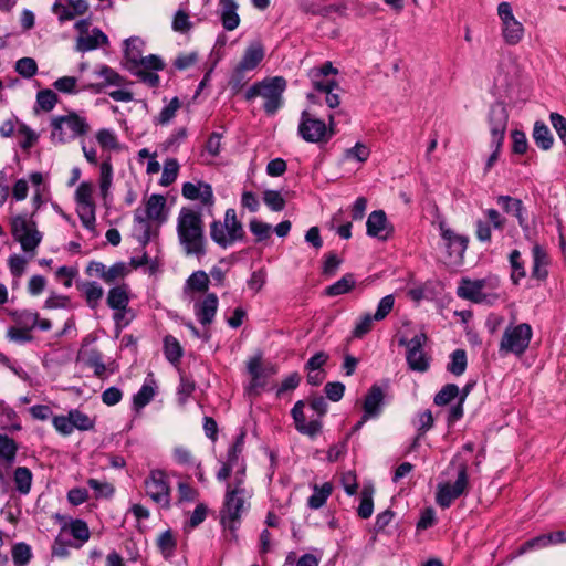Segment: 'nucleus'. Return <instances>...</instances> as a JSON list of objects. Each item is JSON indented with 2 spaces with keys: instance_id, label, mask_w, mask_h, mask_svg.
<instances>
[{
  "instance_id": "1",
  "label": "nucleus",
  "mask_w": 566,
  "mask_h": 566,
  "mask_svg": "<svg viewBox=\"0 0 566 566\" xmlns=\"http://www.w3.org/2000/svg\"><path fill=\"white\" fill-rule=\"evenodd\" d=\"M176 230L179 244L187 256L201 259L206 255L205 223L199 211L181 208L177 217Z\"/></svg>"
},
{
  "instance_id": "2",
  "label": "nucleus",
  "mask_w": 566,
  "mask_h": 566,
  "mask_svg": "<svg viewBox=\"0 0 566 566\" xmlns=\"http://www.w3.org/2000/svg\"><path fill=\"white\" fill-rule=\"evenodd\" d=\"M454 472L455 482H440L437 486L436 502L442 509H448L461 495L468 492V462L460 454L453 457L447 468V474Z\"/></svg>"
},
{
  "instance_id": "3",
  "label": "nucleus",
  "mask_w": 566,
  "mask_h": 566,
  "mask_svg": "<svg viewBox=\"0 0 566 566\" xmlns=\"http://www.w3.org/2000/svg\"><path fill=\"white\" fill-rule=\"evenodd\" d=\"M285 88L286 81L284 77H268L250 86L244 93V98L253 101L256 97H262L264 99V112L268 115H274L282 106Z\"/></svg>"
},
{
  "instance_id": "4",
  "label": "nucleus",
  "mask_w": 566,
  "mask_h": 566,
  "mask_svg": "<svg viewBox=\"0 0 566 566\" xmlns=\"http://www.w3.org/2000/svg\"><path fill=\"white\" fill-rule=\"evenodd\" d=\"M50 126L51 142L55 145L69 143L90 132L86 119L74 112L64 116L52 117Z\"/></svg>"
},
{
  "instance_id": "5",
  "label": "nucleus",
  "mask_w": 566,
  "mask_h": 566,
  "mask_svg": "<svg viewBox=\"0 0 566 566\" xmlns=\"http://www.w3.org/2000/svg\"><path fill=\"white\" fill-rule=\"evenodd\" d=\"M210 237L221 248L226 249L235 241L242 240L244 230L241 221L237 218L234 209H228L224 213V221H213L210 224Z\"/></svg>"
},
{
  "instance_id": "6",
  "label": "nucleus",
  "mask_w": 566,
  "mask_h": 566,
  "mask_svg": "<svg viewBox=\"0 0 566 566\" xmlns=\"http://www.w3.org/2000/svg\"><path fill=\"white\" fill-rule=\"evenodd\" d=\"M248 491H242L241 489L226 491L221 510V523L226 528L231 532L237 530L242 514L250 507Z\"/></svg>"
},
{
  "instance_id": "7",
  "label": "nucleus",
  "mask_w": 566,
  "mask_h": 566,
  "mask_svg": "<svg viewBox=\"0 0 566 566\" xmlns=\"http://www.w3.org/2000/svg\"><path fill=\"white\" fill-rule=\"evenodd\" d=\"M533 331L527 323L506 326L499 345V352L502 356L514 354L522 356L528 348Z\"/></svg>"
},
{
  "instance_id": "8",
  "label": "nucleus",
  "mask_w": 566,
  "mask_h": 566,
  "mask_svg": "<svg viewBox=\"0 0 566 566\" xmlns=\"http://www.w3.org/2000/svg\"><path fill=\"white\" fill-rule=\"evenodd\" d=\"M11 232L14 240L21 244V249L33 256L42 241V233L36 229L35 222L18 216L12 219Z\"/></svg>"
},
{
  "instance_id": "9",
  "label": "nucleus",
  "mask_w": 566,
  "mask_h": 566,
  "mask_svg": "<svg viewBox=\"0 0 566 566\" xmlns=\"http://www.w3.org/2000/svg\"><path fill=\"white\" fill-rule=\"evenodd\" d=\"M145 492L150 500L163 509H170V486L163 470H151L144 481Z\"/></svg>"
},
{
  "instance_id": "10",
  "label": "nucleus",
  "mask_w": 566,
  "mask_h": 566,
  "mask_svg": "<svg viewBox=\"0 0 566 566\" xmlns=\"http://www.w3.org/2000/svg\"><path fill=\"white\" fill-rule=\"evenodd\" d=\"M497 14L502 23V35L509 45L520 43L524 36V27L516 20L509 2H501L497 6Z\"/></svg>"
},
{
  "instance_id": "11",
  "label": "nucleus",
  "mask_w": 566,
  "mask_h": 566,
  "mask_svg": "<svg viewBox=\"0 0 566 566\" xmlns=\"http://www.w3.org/2000/svg\"><path fill=\"white\" fill-rule=\"evenodd\" d=\"M326 123L318 119L308 111H303L300 116L297 133L307 143H326Z\"/></svg>"
},
{
  "instance_id": "12",
  "label": "nucleus",
  "mask_w": 566,
  "mask_h": 566,
  "mask_svg": "<svg viewBox=\"0 0 566 566\" xmlns=\"http://www.w3.org/2000/svg\"><path fill=\"white\" fill-rule=\"evenodd\" d=\"M509 113L504 105L496 103L491 106L488 123L491 133V145L503 146L507 128Z\"/></svg>"
},
{
  "instance_id": "13",
  "label": "nucleus",
  "mask_w": 566,
  "mask_h": 566,
  "mask_svg": "<svg viewBox=\"0 0 566 566\" xmlns=\"http://www.w3.org/2000/svg\"><path fill=\"white\" fill-rule=\"evenodd\" d=\"M439 230L449 256L454 263L461 262L468 248V238L455 233L444 221L439 222Z\"/></svg>"
},
{
  "instance_id": "14",
  "label": "nucleus",
  "mask_w": 566,
  "mask_h": 566,
  "mask_svg": "<svg viewBox=\"0 0 566 566\" xmlns=\"http://www.w3.org/2000/svg\"><path fill=\"white\" fill-rule=\"evenodd\" d=\"M166 199L161 195H151L147 202L145 210L137 209L134 214L135 222L139 223L145 231L149 230V220L161 221Z\"/></svg>"
},
{
  "instance_id": "15",
  "label": "nucleus",
  "mask_w": 566,
  "mask_h": 566,
  "mask_svg": "<svg viewBox=\"0 0 566 566\" xmlns=\"http://www.w3.org/2000/svg\"><path fill=\"white\" fill-rule=\"evenodd\" d=\"M94 74L97 77H101L103 81L98 82V83L85 84L82 87L83 91H88L94 94H99L108 86H118L119 87L125 84V78L118 72H116L114 69H112L111 66L105 65V64L97 66V69L94 71Z\"/></svg>"
},
{
  "instance_id": "16",
  "label": "nucleus",
  "mask_w": 566,
  "mask_h": 566,
  "mask_svg": "<svg viewBox=\"0 0 566 566\" xmlns=\"http://www.w3.org/2000/svg\"><path fill=\"white\" fill-rule=\"evenodd\" d=\"M304 407V401L298 400L292 408L291 415L294 420L296 430L302 434H306L313 438L321 432L322 422L318 419H312L308 422H306Z\"/></svg>"
},
{
  "instance_id": "17",
  "label": "nucleus",
  "mask_w": 566,
  "mask_h": 566,
  "mask_svg": "<svg viewBox=\"0 0 566 566\" xmlns=\"http://www.w3.org/2000/svg\"><path fill=\"white\" fill-rule=\"evenodd\" d=\"M108 36L98 28H94L88 32H83L76 38L75 50L82 53L107 46Z\"/></svg>"
},
{
  "instance_id": "18",
  "label": "nucleus",
  "mask_w": 566,
  "mask_h": 566,
  "mask_svg": "<svg viewBox=\"0 0 566 566\" xmlns=\"http://www.w3.org/2000/svg\"><path fill=\"white\" fill-rule=\"evenodd\" d=\"M367 234L380 240H387L391 232L392 227L387 220V216L382 210L373 211L366 222Z\"/></svg>"
},
{
  "instance_id": "19",
  "label": "nucleus",
  "mask_w": 566,
  "mask_h": 566,
  "mask_svg": "<svg viewBox=\"0 0 566 566\" xmlns=\"http://www.w3.org/2000/svg\"><path fill=\"white\" fill-rule=\"evenodd\" d=\"M88 10L86 0H66V3L56 1L52 11L60 22L73 20L76 15H82Z\"/></svg>"
},
{
  "instance_id": "20",
  "label": "nucleus",
  "mask_w": 566,
  "mask_h": 566,
  "mask_svg": "<svg viewBox=\"0 0 566 566\" xmlns=\"http://www.w3.org/2000/svg\"><path fill=\"white\" fill-rule=\"evenodd\" d=\"M77 363L92 368L96 377H104L106 366L103 363L102 354L95 348L82 347L77 354Z\"/></svg>"
},
{
  "instance_id": "21",
  "label": "nucleus",
  "mask_w": 566,
  "mask_h": 566,
  "mask_svg": "<svg viewBox=\"0 0 566 566\" xmlns=\"http://www.w3.org/2000/svg\"><path fill=\"white\" fill-rule=\"evenodd\" d=\"M218 304V296L214 293H208L202 301L195 304V314L202 325H209L213 322Z\"/></svg>"
},
{
  "instance_id": "22",
  "label": "nucleus",
  "mask_w": 566,
  "mask_h": 566,
  "mask_svg": "<svg viewBox=\"0 0 566 566\" xmlns=\"http://www.w3.org/2000/svg\"><path fill=\"white\" fill-rule=\"evenodd\" d=\"M384 397V391L379 386L370 387L363 405L365 419L376 418L380 415Z\"/></svg>"
},
{
  "instance_id": "23",
  "label": "nucleus",
  "mask_w": 566,
  "mask_h": 566,
  "mask_svg": "<svg viewBox=\"0 0 566 566\" xmlns=\"http://www.w3.org/2000/svg\"><path fill=\"white\" fill-rule=\"evenodd\" d=\"M220 20L222 27L227 31L235 30L240 24V17L238 14V3L234 0H220Z\"/></svg>"
},
{
  "instance_id": "24",
  "label": "nucleus",
  "mask_w": 566,
  "mask_h": 566,
  "mask_svg": "<svg viewBox=\"0 0 566 566\" xmlns=\"http://www.w3.org/2000/svg\"><path fill=\"white\" fill-rule=\"evenodd\" d=\"M484 285L485 283L483 280H462L457 290V294L461 298L481 303L485 298V294L483 293Z\"/></svg>"
},
{
  "instance_id": "25",
  "label": "nucleus",
  "mask_w": 566,
  "mask_h": 566,
  "mask_svg": "<svg viewBox=\"0 0 566 566\" xmlns=\"http://www.w3.org/2000/svg\"><path fill=\"white\" fill-rule=\"evenodd\" d=\"M532 277L538 281H545L548 276L547 266L549 264V258L546 250L539 244H534L532 248Z\"/></svg>"
},
{
  "instance_id": "26",
  "label": "nucleus",
  "mask_w": 566,
  "mask_h": 566,
  "mask_svg": "<svg viewBox=\"0 0 566 566\" xmlns=\"http://www.w3.org/2000/svg\"><path fill=\"white\" fill-rule=\"evenodd\" d=\"M496 202L503 208V210L507 213H513L517 219L518 224L523 229H527L526 218L524 216V206L522 200L510 197V196H499L496 198Z\"/></svg>"
},
{
  "instance_id": "27",
  "label": "nucleus",
  "mask_w": 566,
  "mask_h": 566,
  "mask_svg": "<svg viewBox=\"0 0 566 566\" xmlns=\"http://www.w3.org/2000/svg\"><path fill=\"white\" fill-rule=\"evenodd\" d=\"M77 289L82 292L86 305L91 310H96L104 296L103 287L95 281H88L78 283Z\"/></svg>"
},
{
  "instance_id": "28",
  "label": "nucleus",
  "mask_w": 566,
  "mask_h": 566,
  "mask_svg": "<svg viewBox=\"0 0 566 566\" xmlns=\"http://www.w3.org/2000/svg\"><path fill=\"white\" fill-rule=\"evenodd\" d=\"M129 289L126 284L112 287L106 297L108 307L114 311H127L129 304Z\"/></svg>"
},
{
  "instance_id": "29",
  "label": "nucleus",
  "mask_w": 566,
  "mask_h": 566,
  "mask_svg": "<svg viewBox=\"0 0 566 566\" xmlns=\"http://www.w3.org/2000/svg\"><path fill=\"white\" fill-rule=\"evenodd\" d=\"M264 57V49L261 43L250 44L243 53V56L238 65L245 71H253L261 63Z\"/></svg>"
},
{
  "instance_id": "30",
  "label": "nucleus",
  "mask_w": 566,
  "mask_h": 566,
  "mask_svg": "<svg viewBox=\"0 0 566 566\" xmlns=\"http://www.w3.org/2000/svg\"><path fill=\"white\" fill-rule=\"evenodd\" d=\"M333 492V485L331 482H325L321 486L314 485L313 494L307 500L308 507L313 510L321 509L331 496Z\"/></svg>"
},
{
  "instance_id": "31",
  "label": "nucleus",
  "mask_w": 566,
  "mask_h": 566,
  "mask_svg": "<svg viewBox=\"0 0 566 566\" xmlns=\"http://www.w3.org/2000/svg\"><path fill=\"white\" fill-rule=\"evenodd\" d=\"M142 45L143 42L138 38H129L125 40L124 51L129 71L130 67H136L137 63L140 62L143 56Z\"/></svg>"
},
{
  "instance_id": "32",
  "label": "nucleus",
  "mask_w": 566,
  "mask_h": 566,
  "mask_svg": "<svg viewBox=\"0 0 566 566\" xmlns=\"http://www.w3.org/2000/svg\"><path fill=\"white\" fill-rule=\"evenodd\" d=\"M533 139L543 150L552 148L554 138L549 128L543 122H536L533 128Z\"/></svg>"
},
{
  "instance_id": "33",
  "label": "nucleus",
  "mask_w": 566,
  "mask_h": 566,
  "mask_svg": "<svg viewBox=\"0 0 566 566\" xmlns=\"http://www.w3.org/2000/svg\"><path fill=\"white\" fill-rule=\"evenodd\" d=\"M0 427L8 431H19L22 428L17 412L2 402H0Z\"/></svg>"
},
{
  "instance_id": "34",
  "label": "nucleus",
  "mask_w": 566,
  "mask_h": 566,
  "mask_svg": "<svg viewBox=\"0 0 566 566\" xmlns=\"http://www.w3.org/2000/svg\"><path fill=\"white\" fill-rule=\"evenodd\" d=\"M155 396V380L146 379L138 392L134 396L133 402L136 409L147 406Z\"/></svg>"
},
{
  "instance_id": "35",
  "label": "nucleus",
  "mask_w": 566,
  "mask_h": 566,
  "mask_svg": "<svg viewBox=\"0 0 566 566\" xmlns=\"http://www.w3.org/2000/svg\"><path fill=\"white\" fill-rule=\"evenodd\" d=\"M32 472L25 467H19L13 472L15 489L21 494H28L32 485Z\"/></svg>"
},
{
  "instance_id": "36",
  "label": "nucleus",
  "mask_w": 566,
  "mask_h": 566,
  "mask_svg": "<svg viewBox=\"0 0 566 566\" xmlns=\"http://www.w3.org/2000/svg\"><path fill=\"white\" fill-rule=\"evenodd\" d=\"M17 451L18 444L15 441L6 434H0V458L8 468L14 462Z\"/></svg>"
},
{
  "instance_id": "37",
  "label": "nucleus",
  "mask_w": 566,
  "mask_h": 566,
  "mask_svg": "<svg viewBox=\"0 0 566 566\" xmlns=\"http://www.w3.org/2000/svg\"><path fill=\"white\" fill-rule=\"evenodd\" d=\"M11 317L17 326L32 331L38 324V313L29 310L11 312Z\"/></svg>"
},
{
  "instance_id": "38",
  "label": "nucleus",
  "mask_w": 566,
  "mask_h": 566,
  "mask_svg": "<svg viewBox=\"0 0 566 566\" xmlns=\"http://www.w3.org/2000/svg\"><path fill=\"white\" fill-rule=\"evenodd\" d=\"M356 284L354 275L350 273L345 274L342 279H339L334 284L329 285L325 293L328 296H338L349 292Z\"/></svg>"
},
{
  "instance_id": "39",
  "label": "nucleus",
  "mask_w": 566,
  "mask_h": 566,
  "mask_svg": "<svg viewBox=\"0 0 566 566\" xmlns=\"http://www.w3.org/2000/svg\"><path fill=\"white\" fill-rule=\"evenodd\" d=\"M113 181V166L109 160L101 164L99 171V190L103 199H106Z\"/></svg>"
},
{
  "instance_id": "40",
  "label": "nucleus",
  "mask_w": 566,
  "mask_h": 566,
  "mask_svg": "<svg viewBox=\"0 0 566 566\" xmlns=\"http://www.w3.org/2000/svg\"><path fill=\"white\" fill-rule=\"evenodd\" d=\"M164 352H165V357L171 364L179 363V360L182 356V348H181L179 342L170 335L166 336L164 339Z\"/></svg>"
},
{
  "instance_id": "41",
  "label": "nucleus",
  "mask_w": 566,
  "mask_h": 566,
  "mask_svg": "<svg viewBox=\"0 0 566 566\" xmlns=\"http://www.w3.org/2000/svg\"><path fill=\"white\" fill-rule=\"evenodd\" d=\"M209 282V276L205 271H196L186 281V289L203 293L208 290Z\"/></svg>"
},
{
  "instance_id": "42",
  "label": "nucleus",
  "mask_w": 566,
  "mask_h": 566,
  "mask_svg": "<svg viewBox=\"0 0 566 566\" xmlns=\"http://www.w3.org/2000/svg\"><path fill=\"white\" fill-rule=\"evenodd\" d=\"M467 368V353L464 349H457L451 354V360L447 370L454 376H461Z\"/></svg>"
},
{
  "instance_id": "43",
  "label": "nucleus",
  "mask_w": 566,
  "mask_h": 566,
  "mask_svg": "<svg viewBox=\"0 0 566 566\" xmlns=\"http://www.w3.org/2000/svg\"><path fill=\"white\" fill-rule=\"evenodd\" d=\"M407 363L410 369L423 373L429 368V358L423 350H407Z\"/></svg>"
},
{
  "instance_id": "44",
  "label": "nucleus",
  "mask_w": 566,
  "mask_h": 566,
  "mask_svg": "<svg viewBox=\"0 0 566 566\" xmlns=\"http://www.w3.org/2000/svg\"><path fill=\"white\" fill-rule=\"evenodd\" d=\"M510 264L512 268L511 279L513 283L518 284L521 279L526 276V271L524 268V263L521 260V252L518 250H513L509 255Z\"/></svg>"
},
{
  "instance_id": "45",
  "label": "nucleus",
  "mask_w": 566,
  "mask_h": 566,
  "mask_svg": "<svg viewBox=\"0 0 566 566\" xmlns=\"http://www.w3.org/2000/svg\"><path fill=\"white\" fill-rule=\"evenodd\" d=\"M549 545H552V538L549 535L542 534L523 543L516 551L515 556H521L532 549L545 548Z\"/></svg>"
},
{
  "instance_id": "46",
  "label": "nucleus",
  "mask_w": 566,
  "mask_h": 566,
  "mask_svg": "<svg viewBox=\"0 0 566 566\" xmlns=\"http://www.w3.org/2000/svg\"><path fill=\"white\" fill-rule=\"evenodd\" d=\"M179 164L177 159L169 158L165 161L159 184L164 187L170 186L178 176Z\"/></svg>"
},
{
  "instance_id": "47",
  "label": "nucleus",
  "mask_w": 566,
  "mask_h": 566,
  "mask_svg": "<svg viewBox=\"0 0 566 566\" xmlns=\"http://www.w3.org/2000/svg\"><path fill=\"white\" fill-rule=\"evenodd\" d=\"M308 77L313 87L318 92L324 93L325 91L339 88L336 81L321 76L318 72H308Z\"/></svg>"
},
{
  "instance_id": "48",
  "label": "nucleus",
  "mask_w": 566,
  "mask_h": 566,
  "mask_svg": "<svg viewBox=\"0 0 566 566\" xmlns=\"http://www.w3.org/2000/svg\"><path fill=\"white\" fill-rule=\"evenodd\" d=\"M373 510V490L365 488L360 494V503L357 513L361 518H368L371 516Z\"/></svg>"
},
{
  "instance_id": "49",
  "label": "nucleus",
  "mask_w": 566,
  "mask_h": 566,
  "mask_svg": "<svg viewBox=\"0 0 566 566\" xmlns=\"http://www.w3.org/2000/svg\"><path fill=\"white\" fill-rule=\"evenodd\" d=\"M415 424L417 426L418 429V436L416 437L412 447H416L418 444L420 437L433 426L432 412L430 410H424L420 412L417 416Z\"/></svg>"
},
{
  "instance_id": "50",
  "label": "nucleus",
  "mask_w": 566,
  "mask_h": 566,
  "mask_svg": "<svg viewBox=\"0 0 566 566\" xmlns=\"http://www.w3.org/2000/svg\"><path fill=\"white\" fill-rule=\"evenodd\" d=\"M32 557L31 547L25 543H18L12 547V558L17 566L27 565Z\"/></svg>"
},
{
  "instance_id": "51",
  "label": "nucleus",
  "mask_w": 566,
  "mask_h": 566,
  "mask_svg": "<svg viewBox=\"0 0 566 566\" xmlns=\"http://www.w3.org/2000/svg\"><path fill=\"white\" fill-rule=\"evenodd\" d=\"M459 395V387L454 384H448L434 396V403L437 406H446L451 402Z\"/></svg>"
},
{
  "instance_id": "52",
  "label": "nucleus",
  "mask_w": 566,
  "mask_h": 566,
  "mask_svg": "<svg viewBox=\"0 0 566 566\" xmlns=\"http://www.w3.org/2000/svg\"><path fill=\"white\" fill-rule=\"evenodd\" d=\"M130 272L125 262H116L111 268H106L105 283L112 284L119 279H124Z\"/></svg>"
},
{
  "instance_id": "53",
  "label": "nucleus",
  "mask_w": 566,
  "mask_h": 566,
  "mask_svg": "<svg viewBox=\"0 0 566 566\" xmlns=\"http://www.w3.org/2000/svg\"><path fill=\"white\" fill-rule=\"evenodd\" d=\"M248 373L251 376V388H256L261 385V378L263 377L262 359L261 356L252 357L248 361Z\"/></svg>"
},
{
  "instance_id": "54",
  "label": "nucleus",
  "mask_w": 566,
  "mask_h": 566,
  "mask_svg": "<svg viewBox=\"0 0 566 566\" xmlns=\"http://www.w3.org/2000/svg\"><path fill=\"white\" fill-rule=\"evenodd\" d=\"M15 71L24 78L33 77L38 72V64L32 57H22L15 63Z\"/></svg>"
},
{
  "instance_id": "55",
  "label": "nucleus",
  "mask_w": 566,
  "mask_h": 566,
  "mask_svg": "<svg viewBox=\"0 0 566 566\" xmlns=\"http://www.w3.org/2000/svg\"><path fill=\"white\" fill-rule=\"evenodd\" d=\"M263 201L272 211H282L285 208V199L277 190H265Z\"/></svg>"
},
{
  "instance_id": "56",
  "label": "nucleus",
  "mask_w": 566,
  "mask_h": 566,
  "mask_svg": "<svg viewBox=\"0 0 566 566\" xmlns=\"http://www.w3.org/2000/svg\"><path fill=\"white\" fill-rule=\"evenodd\" d=\"M244 69H241L240 65H237L233 70L231 77L229 80V87L231 88L233 94H238L244 85L248 83L249 77H247Z\"/></svg>"
},
{
  "instance_id": "57",
  "label": "nucleus",
  "mask_w": 566,
  "mask_h": 566,
  "mask_svg": "<svg viewBox=\"0 0 566 566\" xmlns=\"http://www.w3.org/2000/svg\"><path fill=\"white\" fill-rule=\"evenodd\" d=\"M73 429L91 430L94 428V420L77 409L70 411Z\"/></svg>"
},
{
  "instance_id": "58",
  "label": "nucleus",
  "mask_w": 566,
  "mask_h": 566,
  "mask_svg": "<svg viewBox=\"0 0 566 566\" xmlns=\"http://www.w3.org/2000/svg\"><path fill=\"white\" fill-rule=\"evenodd\" d=\"M77 213L80 217V220L82 221V224L88 229L94 230L95 229V205H87V206H78Z\"/></svg>"
},
{
  "instance_id": "59",
  "label": "nucleus",
  "mask_w": 566,
  "mask_h": 566,
  "mask_svg": "<svg viewBox=\"0 0 566 566\" xmlns=\"http://www.w3.org/2000/svg\"><path fill=\"white\" fill-rule=\"evenodd\" d=\"M57 103V95L52 90L40 91L36 95V104L41 109L50 112Z\"/></svg>"
},
{
  "instance_id": "60",
  "label": "nucleus",
  "mask_w": 566,
  "mask_h": 566,
  "mask_svg": "<svg viewBox=\"0 0 566 566\" xmlns=\"http://www.w3.org/2000/svg\"><path fill=\"white\" fill-rule=\"evenodd\" d=\"M180 108V101L178 97H174L168 105H166L157 117V123L160 125L168 124Z\"/></svg>"
},
{
  "instance_id": "61",
  "label": "nucleus",
  "mask_w": 566,
  "mask_h": 566,
  "mask_svg": "<svg viewBox=\"0 0 566 566\" xmlns=\"http://www.w3.org/2000/svg\"><path fill=\"white\" fill-rule=\"evenodd\" d=\"M93 186L90 182H82L75 191L77 206L95 205L93 199Z\"/></svg>"
},
{
  "instance_id": "62",
  "label": "nucleus",
  "mask_w": 566,
  "mask_h": 566,
  "mask_svg": "<svg viewBox=\"0 0 566 566\" xmlns=\"http://www.w3.org/2000/svg\"><path fill=\"white\" fill-rule=\"evenodd\" d=\"M70 533L75 538L85 543L90 538V530L83 520H74L70 524Z\"/></svg>"
},
{
  "instance_id": "63",
  "label": "nucleus",
  "mask_w": 566,
  "mask_h": 566,
  "mask_svg": "<svg viewBox=\"0 0 566 566\" xmlns=\"http://www.w3.org/2000/svg\"><path fill=\"white\" fill-rule=\"evenodd\" d=\"M18 135L22 138L19 144L24 150L31 148L38 140V135L25 124H20Z\"/></svg>"
},
{
  "instance_id": "64",
  "label": "nucleus",
  "mask_w": 566,
  "mask_h": 566,
  "mask_svg": "<svg viewBox=\"0 0 566 566\" xmlns=\"http://www.w3.org/2000/svg\"><path fill=\"white\" fill-rule=\"evenodd\" d=\"M157 545L165 556H170L176 547V541L171 531H165L157 539Z\"/></svg>"
}]
</instances>
